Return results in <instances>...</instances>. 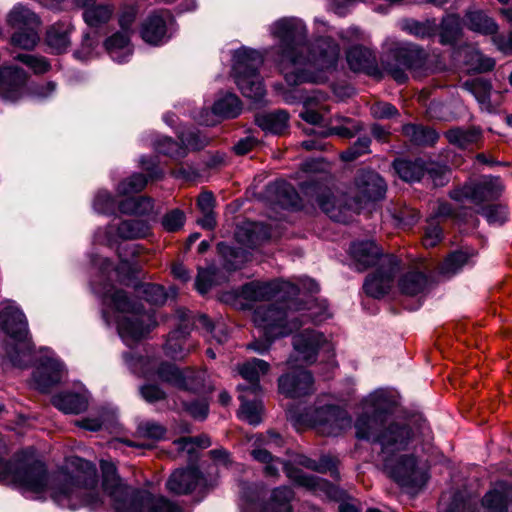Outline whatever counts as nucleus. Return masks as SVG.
I'll return each mask as SVG.
<instances>
[{
    "label": "nucleus",
    "instance_id": "nucleus-1",
    "mask_svg": "<svg viewBox=\"0 0 512 512\" xmlns=\"http://www.w3.org/2000/svg\"><path fill=\"white\" fill-rule=\"evenodd\" d=\"M75 469L60 471L51 479L44 463L32 451L17 454L13 462L0 458V479L11 477L24 491L40 495L49 491L51 499L70 510L86 507L98 510L109 495L114 512H184L165 497H154L146 490L135 489L123 483L113 463L101 461L102 485L99 486L95 465L75 457L70 460Z\"/></svg>",
    "mask_w": 512,
    "mask_h": 512
},
{
    "label": "nucleus",
    "instance_id": "nucleus-2",
    "mask_svg": "<svg viewBox=\"0 0 512 512\" xmlns=\"http://www.w3.org/2000/svg\"><path fill=\"white\" fill-rule=\"evenodd\" d=\"M270 31L279 41V66L290 85L324 82L325 73L335 68L338 44L330 37L308 44L307 29L300 19H280L271 25Z\"/></svg>",
    "mask_w": 512,
    "mask_h": 512
},
{
    "label": "nucleus",
    "instance_id": "nucleus-3",
    "mask_svg": "<svg viewBox=\"0 0 512 512\" xmlns=\"http://www.w3.org/2000/svg\"><path fill=\"white\" fill-rule=\"evenodd\" d=\"M359 439L380 445L379 456L384 471L402 488L413 491L422 489L428 479V467L414 453L407 452L415 438L412 428L406 424L390 423L378 429L376 417L360 416L355 424Z\"/></svg>",
    "mask_w": 512,
    "mask_h": 512
},
{
    "label": "nucleus",
    "instance_id": "nucleus-4",
    "mask_svg": "<svg viewBox=\"0 0 512 512\" xmlns=\"http://www.w3.org/2000/svg\"><path fill=\"white\" fill-rule=\"evenodd\" d=\"M294 297H288L285 305L256 309V322L269 335L287 336L308 322L320 323L328 317L326 309L314 300L302 303Z\"/></svg>",
    "mask_w": 512,
    "mask_h": 512
},
{
    "label": "nucleus",
    "instance_id": "nucleus-5",
    "mask_svg": "<svg viewBox=\"0 0 512 512\" xmlns=\"http://www.w3.org/2000/svg\"><path fill=\"white\" fill-rule=\"evenodd\" d=\"M101 293L105 304L127 314L118 323L119 334L127 345L137 342L150 331L151 315L141 305L133 302L125 291L109 285L104 286Z\"/></svg>",
    "mask_w": 512,
    "mask_h": 512
},
{
    "label": "nucleus",
    "instance_id": "nucleus-6",
    "mask_svg": "<svg viewBox=\"0 0 512 512\" xmlns=\"http://www.w3.org/2000/svg\"><path fill=\"white\" fill-rule=\"evenodd\" d=\"M0 326L15 341L4 347L5 355L14 366L26 367L32 362L34 344L25 314L18 307L9 305L0 313Z\"/></svg>",
    "mask_w": 512,
    "mask_h": 512
},
{
    "label": "nucleus",
    "instance_id": "nucleus-7",
    "mask_svg": "<svg viewBox=\"0 0 512 512\" xmlns=\"http://www.w3.org/2000/svg\"><path fill=\"white\" fill-rule=\"evenodd\" d=\"M383 70L395 81L404 83L409 70L414 77L421 78L433 73L436 67L431 57L420 46L405 43L396 47L382 62Z\"/></svg>",
    "mask_w": 512,
    "mask_h": 512
},
{
    "label": "nucleus",
    "instance_id": "nucleus-8",
    "mask_svg": "<svg viewBox=\"0 0 512 512\" xmlns=\"http://www.w3.org/2000/svg\"><path fill=\"white\" fill-rule=\"evenodd\" d=\"M254 460L265 464L264 473L267 477L276 478L279 475V466H282L287 477L296 484L306 487L313 491H324L328 496L335 498L338 494L337 489L326 480L316 476H311L289 463L282 462L280 458L273 457L266 448H254L251 451Z\"/></svg>",
    "mask_w": 512,
    "mask_h": 512
},
{
    "label": "nucleus",
    "instance_id": "nucleus-9",
    "mask_svg": "<svg viewBox=\"0 0 512 512\" xmlns=\"http://www.w3.org/2000/svg\"><path fill=\"white\" fill-rule=\"evenodd\" d=\"M385 192L386 183L379 174L374 171H360L350 188L352 202L348 209L359 212L367 203L383 198Z\"/></svg>",
    "mask_w": 512,
    "mask_h": 512
},
{
    "label": "nucleus",
    "instance_id": "nucleus-10",
    "mask_svg": "<svg viewBox=\"0 0 512 512\" xmlns=\"http://www.w3.org/2000/svg\"><path fill=\"white\" fill-rule=\"evenodd\" d=\"M299 293V287L289 281L278 280L273 282H250L242 286L241 297L249 303H256L270 300L272 297H278L283 303L277 304L281 306L286 304V300L290 296H296ZM267 306L268 307H271ZM264 308L263 306L258 307Z\"/></svg>",
    "mask_w": 512,
    "mask_h": 512
},
{
    "label": "nucleus",
    "instance_id": "nucleus-11",
    "mask_svg": "<svg viewBox=\"0 0 512 512\" xmlns=\"http://www.w3.org/2000/svg\"><path fill=\"white\" fill-rule=\"evenodd\" d=\"M400 269V260L394 255H383L376 271L367 276L363 288L367 295L380 298L386 295Z\"/></svg>",
    "mask_w": 512,
    "mask_h": 512
},
{
    "label": "nucleus",
    "instance_id": "nucleus-12",
    "mask_svg": "<svg viewBox=\"0 0 512 512\" xmlns=\"http://www.w3.org/2000/svg\"><path fill=\"white\" fill-rule=\"evenodd\" d=\"M504 186L498 177L484 176L475 182H469L463 187L451 192V198L457 201L470 200L475 204H481L487 200L498 198Z\"/></svg>",
    "mask_w": 512,
    "mask_h": 512
},
{
    "label": "nucleus",
    "instance_id": "nucleus-13",
    "mask_svg": "<svg viewBox=\"0 0 512 512\" xmlns=\"http://www.w3.org/2000/svg\"><path fill=\"white\" fill-rule=\"evenodd\" d=\"M351 418L348 413L337 407L328 405L315 410L312 424L321 434L336 436L351 426Z\"/></svg>",
    "mask_w": 512,
    "mask_h": 512
},
{
    "label": "nucleus",
    "instance_id": "nucleus-14",
    "mask_svg": "<svg viewBox=\"0 0 512 512\" xmlns=\"http://www.w3.org/2000/svg\"><path fill=\"white\" fill-rule=\"evenodd\" d=\"M158 378L165 383L182 390L197 391L202 388L204 374L193 371L182 372L177 366L162 363L157 369Z\"/></svg>",
    "mask_w": 512,
    "mask_h": 512
},
{
    "label": "nucleus",
    "instance_id": "nucleus-15",
    "mask_svg": "<svg viewBox=\"0 0 512 512\" xmlns=\"http://www.w3.org/2000/svg\"><path fill=\"white\" fill-rule=\"evenodd\" d=\"M279 392L289 398H301L312 394L314 380L312 374L304 369H296L278 379Z\"/></svg>",
    "mask_w": 512,
    "mask_h": 512
},
{
    "label": "nucleus",
    "instance_id": "nucleus-16",
    "mask_svg": "<svg viewBox=\"0 0 512 512\" xmlns=\"http://www.w3.org/2000/svg\"><path fill=\"white\" fill-rule=\"evenodd\" d=\"M176 318L179 322L178 327L169 333L164 345V351L168 357L180 360L191 351L190 347L186 346L190 334V327L188 324L184 323L186 320H189L184 309H178L176 311Z\"/></svg>",
    "mask_w": 512,
    "mask_h": 512
},
{
    "label": "nucleus",
    "instance_id": "nucleus-17",
    "mask_svg": "<svg viewBox=\"0 0 512 512\" xmlns=\"http://www.w3.org/2000/svg\"><path fill=\"white\" fill-rule=\"evenodd\" d=\"M27 75L18 67H4L0 71V96L8 101H16L25 90Z\"/></svg>",
    "mask_w": 512,
    "mask_h": 512
},
{
    "label": "nucleus",
    "instance_id": "nucleus-18",
    "mask_svg": "<svg viewBox=\"0 0 512 512\" xmlns=\"http://www.w3.org/2000/svg\"><path fill=\"white\" fill-rule=\"evenodd\" d=\"M325 344L324 335L312 329H305L293 337V347L298 358L307 363L316 360L319 349Z\"/></svg>",
    "mask_w": 512,
    "mask_h": 512
},
{
    "label": "nucleus",
    "instance_id": "nucleus-19",
    "mask_svg": "<svg viewBox=\"0 0 512 512\" xmlns=\"http://www.w3.org/2000/svg\"><path fill=\"white\" fill-rule=\"evenodd\" d=\"M201 480L202 475L197 468L176 469L167 479L166 488L174 495H187L196 489Z\"/></svg>",
    "mask_w": 512,
    "mask_h": 512
},
{
    "label": "nucleus",
    "instance_id": "nucleus-20",
    "mask_svg": "<svg viewBox=\"0 0 512 512\" xmlns=\"http://www.w3.org/2000/svg\"><path fill=\"white\" fill-rule=\"evenodd\" d=\"M270 365L262 360L253 358L238 366V372L243 379L248 381L247 385H238V390L242 393L258 395L261 391L259 384L260 377L269 371Z\"/></svg>",
    "mask_w": 512,
    "mask_h": 512
},
{
    "label": "nucleus",
    "instance_id": "nucleus-21",
    "mask_svg": "<svg viewBox=\"0 0 512 512\" xmlns=\"http://www.w3.org/2000/svg\"><path fill=\"white\" fill-rule=\"evenodd\" d=\"M65 375V367L57 359H47L34 372V380L37 388L42 392L58 384Z\"/></svg>",
    "mask_w": 512,
    "mask_h": 512
},
{
    "label": "nucleus",
    "instance_id": "nucleus-22",
    "mask_svg": "<svg viewBox=\"0 0 512 512\" xmlns=\"http://www.w3.org/2000/svg\"><path fill=\"white\" fill-rule=\"evenodd\" d=\"M173 17L168 11H161L150 15L142 25L141 36L147 43L157 45L167 35V25Z\"/></svg>",
    "mask_w": 512,
    "mask_h": 512
},
{
    "label": "nucleus",
    "instance_id": "nucleus-23",
    "mask_svg": "<svg viewBox=\"0 0 512 512\" xmlns=\"http://www.w3.org/2000/svg\"><path fill=\"white\" fill-rule=\"evenodd\" d=\"M263 64L262 55L252 49H239L234 54L233 71L235 81L239 80L240 77L247 78V76L258 75V69Z\"/></svg>",
    "mask_w": 512,
    "mask_h": 512
},
{
    "label": "nucleus",
    "instance_id": "nucleus-24",
    "mask_svg": "<svg viewBox=\"0 0 512 512\" xmlns=\"http://www.w3.org/2000/svg\"><path fill=\"white\" fill-rule=\"evenodd\" d=\"M483 506L487 512H508L512 503V486L503 482L497 483L483 498Z\"/></svg>",
    "mask_w": 512,
    "mask_h": 512
},
{
    "label": "nucleus",
    "instance_id": "nucleus-25",
    "mask_svg": "<svg viewBox=\"0 0 512 512\" xmlns=\"http://www.w3.org/2000/svg\"><path fill=\"white\" fill-rule=\"evenodd\" d=\"M73 26L70 22H59L52 25L46 35V43L55 53H62L70 45V33Z\"/></svg>",
    "mask_w": 512,
    "mask_h": 512
},
{
    "label": "nucleus",
    "instance_id": "nucleus-26",
    "mask_svg": "<svg viewBox=\"0 0 512 512\" xmlns=\"http://www.w3.org/2000/svg\"><path fill=\"white\" fill-rule=\"evenodd\" d=\"M52 404L66 414H79L88 407L87 398L74 392H63L53 396Z\"/></svg>",
    "mask_w": 512,
    "mask_h": 512
},
{
    "label": "nucleus",
    "instance_id": "nucleus-27",
    "mask_svg": "<svg viewBox=\"0 0 512 512\" xmlns=\"http://www.w3.org/2000/svg\"><path fill=\"white\" fill-rule=\"evenodd\" d=\"M104 45L110 56L119 63L125 62L127 57L132 54L130 35L127 33H114L106 39Z\"/></svg>",
    "mask_w": 512,
    "mask_h": 512
},
{
    "label": "nucleus",
    "instance_id": "nucleus-28",
    "mask_svg": "<svg viewBox=\"0 0 512 512\" xmlns=\"http://www.w3.org/2000/svg\"><path fill=\"white\" fill-rule=\"evenodd\" d=\"M350 250L353 258L364 267L379 265V261L383 257L379 247L372 241L355 242Z\"/></svg>",
    "mask_w": 512,
    "mask_h": 512
},
{
    "label": "nucleus",
    "instance_id": "nucleus-29",
    "mask_svg": "<svg viewBox=\"0 0 512 512\" xmlns=\"http://www.w3.org/2000/svg\"><path fill=\"white\" fill-rule=\"evenodd\" d=\"M403 136L418 146H430L438 140L435 130L420 124L409 123L402 127Z\"/></svg>",
    "mask_w": 512,
    "mask_h": 512
},
{
    "label": "nucleus",
    "instance_id": "nucleus-30",
    "mask_svg": "<svg viewBox=\"0 0 512 512\" xmlns=\"http://www.w3.org/2000/svg\"><path fill=\"white\" fill-rule=\"evenodd\" d=\"M7 22L17 29L40 28L41 24L39 17L21 4L14 6L9 12Z\"/></svg>",
    "mask_w": 512,
    "mask_h": 512
},
{
    "label": "nucleus",
    "instance_id": "nucleus-31",
    "mask_svg": "<svg viewBox=\"0 0 512 512\" xmlns=\"http://www.w3.org/2000/svg\"><path fill=\"white\" fill-rule=\"evenodd\" d=\"M481 130L475 127L461 128L455 127L445 133L448 142L461 149L477 143L481 139Z\"/></svg>",
    "mask_w": 512,
    "mask_h": 512
},
{
    "label": "nucleus",
    "instance_id": "nucleus-32",
    "mask_svg": "<svg viewBox=\"0 0 512 512\" xmlns=\"http://www.w3.org/2000/svg\"><path fill=\"white\" fill-rule=\"evenodd\" d=\"M429 285L427 276L418 271H409L399 279V289L403 294L414 296L423 293Z\"/></svg>",
    "mask_w": 512,
    "mask_h": 512
},
{
    "label": "nucleus",
    "instance_id": "nucleus-33",
    "mask_svg": "<svg viewBox=\"0 0 512 512\" xmlns=\"http://www.w3.org/2000/svg\"><path fill=\"white\" fill-rule=\"evenodd\" d=\"M393 166L399 177L407 182L419 181L426 172L424 162L420 159L414 161L395 160Z\"/></svg>",
    "mask_w": 512,
    "mask_h": 512
},
{
    "label": "nucleus",
    "instance_id": "nucleus-34",
    "mask_svg": "<svg viewBox=\"0 0 512 512\" xmlns=\"http://www.w3.org/2000/svg\"><path fill=\"white\" fill-rule=\"evenodd\" d=\"M288 120L289 116L283 110L256 117V122L261 129L274 134H282L288 127Z\"/></svg>",
    "mask_w": 512,
    "mask_h": 512
},
{
    "label": "nucleus",
    "instance_id": "nucleus-35",
    "mask_svg": "<svg viewBox=\"0 0 512 512\" xmlns=\"http://www.w3.org/2000/svg\"><path fill=\"white\" fill-rule=\"evenodd\" d=\"M465 22L469 29L482 34H495L498 28L497 24L480 10L468 11Z\"/></svg>",
    "mask_w": 512,
    "mask_h": 512
},
{
    "label": "nucleus",
    "instance_id": "nucleus-36",
    "mask_svg": "<svg viewBox=\"0 0 512 512\" xmlns=\"http://www.w3.org/2000/svg\"><path fill=\"white\" fill-rule=\"evenodd\" d=\"M293 492L288 487L273 490L271 499L264 505L262 512H292L290 500Z\"/></svg>",
    "mask_w": 512,
    "mask_h": 512
},
{
    "label": "nucleus",
    "instance_id": "nucleus-37",
    "mask_svg": "<svg viewBox=\"0 0 512 512\" xmlns=\"http://www.w3.org/2000/svg\"><path fill=\"white\" fill-rule=\"evenodd\" d=\"M149 233V224L140 219L125 220L117 226V235L122 239L143 238Z\"/></svg>",
    "mask_w": 512,
    "mask_h": 512
},
{
    "label": "nucleus",
    "instance_id": "nucleus-38",
    "mask_svg": "<svg viewBox=\"0 0 512 512\" xmlns=\"http://www.w3.org/2000/svg\"><path fill=\"white\" fill-rule=\"evenodd\" d=\"M347 62L353 71H364L372 66L374 58L372 52L362 46L351 47L347 51Z\"/></svg>",
    "mask_w": 512,
    "mask_h": 512
},
{
    "label": "nucleus",
    "instance_id": "nucleus-39",
    "mask_svg": "<svg viewBox=\"0 0 512 512\" xmlns=\"http://www.w3.org/2000/svg\"><path fill=\"white\" fill-rule=\"evenodd\" d=\"M472 256L473 254L463 250L450 253L440 265V273L446 277L455 275L469 262Z\"/></svg>",
    "mask_w": 512,
    "mask_h": 512
},
{
    "label": "nucleus",
    "instance_id": "nucleus-40",
    "mask_svg": "<svg viewBox=\"0 0 512 512\" xmlns=\"http://www.w3.org/2000/svg\"><path fill=\"white\" fill-rule=\"evenodd\" d=\"M236 84L243 96L255 102H260L265 95V89L259 75L247 76V78L240 77L239 80H236Z\"/></svg>",
    "mask_w": 512,
    "mask_h": 512
},
{
    "label": "nucleus",
    "instance_id": "nucleus-41",
    "mask_svg": "<svg viewBox=\"0 0 512 512\" xmlns=\"http://www.w3.org/2000/svg\"><path fill=\"white\" fill-rule=\"evenodd\" d=\"M241 102L239 98L231 93L219 98L213 105L214 114L224 118H235L241 112Z\"/></svg>",
    "mask_w": 512,
    "mask_h": 512
},
{
    "label": "nucleus",
    "instance_id": "nucleus-42",
    "mask_svg": "<svg viewBox=\"0 0 512 512\" xmlns=\"http://www.w3.org/2000/svg\"><path fill=\"white\" fill-rule=\"evenodd\" d=\"M317 203L331 219L337 222H345L347 217L345 215V207L338 204L333 194L325 192L317 197Z\"/></svg>",
    "mask_w": 512,
    "mask_h": 512
},
{
    "label": "nucleus",
    "instance_id": "nucleus-43",
    "mask_svg": "<svg viewBox=\"0 0 512 512\" xmlns=\"http://www.w3.org/2000/svg\"><path fill=\"white\" fill-rule=\"evenodd\" d=\"M248 393H240L239 399L242 402L239 416L251 425H258L261 422L262 403L259 400L249 401Z\"/></svg>",
    "mask_w": 512,
    "mask_h": 512
},
{
    "label": "nucleus",
    "instance_id": "nucleus-44",
    "mask_svg": "<svg viewBox=\"0 0 512 512\" xmlns=\"http://www.w3.org/2000/svg\"><path fill=\"white\" fill-rule=\"evenodd\" d=\"M297 463L307 469L321 473L330 471L335 478H338V472L335 469L337 460L331 456H322L316 461L305 455H300L297 458Z\"/></svg>",
    "mask_w": 512,
    "mask_h": 512
},
{
    "label": "nucleus",
    "instance_id": "nucleus-45",
    "mask_svg": "<svg viewBox=\"0 0 512 512\" xmlns=\"http://www.w3.org/2000/svg\"><path fill=\"white\" fill-rule=\"evenodd\" d=\"M113 9L107 5H93L87 7L83 13L85 22L91 27H98L109 21Z\"/></svg>",
    "mask_w": 512,
    "mask_h": 512
},
{
    "label": "nucleus",
    "instance_id": "nucleus-46",
    "mask_svg": "<svg viewBox=\"0 0 512 512\" xmlns=\"http://www.w3.org/2000/svg\"><path fill=\"white\" fill-rule=\"evenodd\" d=\"M403 29L415 37L424 39L435 35L437 24L435 20H426L423 22L407 20L403 24Z\"/></svg>",
    "mask_w": 512,
    "mask_h": 512
},
{
    "label": "nucleus",
    "instance_id": "nucleus-47",
    "mask_svg": "<svg viewBox=\"0 0 512 512\" xmlns=\"http://www.w3.org/2000/svg\"><path fill=\"white\" fill-rule=\"evenodd\" d=\"M268 194L271 191L277 194V200L282 206H294L297 203L298 195L294 188L286 182H275L273 185L268 186Z\"/></svg>",
    "mask_w": 512,
    "mask_h": 512
},
{
    "label": "nucleus",
    "instance_id": "nucleus-48",
    "mask_svg": "<svg viewBox=\"0 0 512 512\" xmlns=\"http://www.w3.org/2000/svg\"><path fill=\"white\" fill-rule=\"evenodd\" d=\"M39 41V28L18 29L11 37V43L21 49L31 50Z\"/></svg>",
    "mask_w": 512,
    "mask_h": 512
},
{
    "label": "nucleus",
    "instance_id": "nucleus-49",
    "mask_svg": "<svg viewBox=\"0 0 512 512\" xmlns=\"http://www.w3.org/2000/svg\"><path fill=\"white\" fill-rule=\"evenodd\" d=\"M320 97L321 95L319 94L305 98L300 97L303 103V110L299 113V116L307 123L318 124L322 121L321 113L315 109L319 104Z\"/></svg>",
    "mask_w": 512,
    "mask_h": 512
},
{
    "label": "nucleus",
    "instance_id": "nucleus-50",
    "mask_svg": "<svg viewBox=\"0 0 512 512\" xmlns=\"http://www.w3.org/2000/svg\"><path fill=\"white\" fill-rule=\"evenodd\" d=\"M462 87L473 94L480 103H487L490 100L492 85L489 81L478 78L463 83Z\"/></svg>",
    "mask_w": 512,
    "mask_h": 512
},
{
    "label": "nucleus",
    "instance_id": "nucleus-51",
    "mask_svg": "<svg viewBox=\"0 0 512 512\" xmlns=\"http://www.w3.org/2000/svg\"><path fill=\"white\" fill-rule=\"evenodd\" d=\"M461 29L460 18L455 14L447 15L441 22V43L448 44L456 40Z\"/></svg>",
    "mask_w": 512,
    "mask_h": 512
},
{
    "label": "nucleus",
    "instance_id": "nucleus-52",
    "mask_svg": "<svg viewBox=\"0 0 512 512\" xmlns=\"http://www.w3.org/2000/svg\"><path fill=\"white\" fill-rule=\"evenodd\" d=\"M336 119L343 124L330 127L326 132V135H337L341 138H352L361 130V127L350 118L337 116Z\"/></svg>",
    "mask_w": 512,
    "mask_h": 512
},
{
    "label": "nucleus",
    "instance_id": "nucleus-53",
    "mask_svg": "<svg viewBox=\"0 0 512 512\" xmlns=\"http://www.w3.org/2000/svg\"><path fill=\"white\" fill-rule=\"evenodd\" d=\"M147 179L142 174H134L126 180L122 181L117 188L120 195H130L138 193L144 189Z\"/></svg>",
    "mask_w": 512,
    "mask_h": 512
},
{
    "label": "nucleus",
    "instance_id": "nucleus-54",
    "mask_svg": "<svg viewBox=\"0 0 512 512\" xmlns=\"http://www.w3.org/2000/svg\"><path fill=\"white\" fill-rule=\"evenodd\" d=\"M152 208V200L147 197L129 199L120 205V209L123 212H131L135 214L148 213L149 211L152 210Z\"/></svg>",
    "mask_w": 512,
    "mask_h": 512
},
{
    "label": "nucleus",
    "instance_id": "nucleus-55",
    "mask_svg": "<svg viewBox=\"0 0 512 512\" xmlns=\"http://www.w3.org/2000/svg\"><path fill=\"white\" fill-rule=\"evenodd\" d=\"M470 69L476 72H487L494 68L495 62L491 58L484 57L481 53L471 50L466 61Z\"/></svg>",
    "mask_w": 512,
    "mask_h": 512
},
{
    "label": "nucleus",
    "instance_id": "nucleus-56",
    "mask_svg": "<svg viewBox=\"0 0 512 512\" xmlns=\"http://www.w3.org/2000/svg\"><path fill=\"white\" fill-rule=\"evenodd\" d=\"M156 150L164 155L174 158H182L186 155V150L171 138L160 139L155 146Z\"/></svg>",
    "mask_w": 512,
    "mask_h": 512
},
{
    "label": "nucleus",
    "instance_id": "nucleus-57",
    "mask_svg": "<svg viewBox=\"0 0 512 512\" xmlns=\"http://www.w3.org/2000/svg\"><path fill=\"white\" fill-rule=\"evenodd\" d=\"M370 138L369 137H360L357 141L349 147L346 151L341 154V158L344 161H353L359 156L369 152L370 146Z\"/></svg>",
    "mask_w": 512,
    "mask_h": 512
},
{
    "label": "nucleus",
    "instance_id": "nucleus-58",
    "mask_svg": "<svg viewBox=\"0 0 512 512\" xmlns=\"http://www.w3.org/2000/svg\"><path fill=\"white\" fill-rule=\"evenodd\" d=\"M483 216L491 225H502L507 219V211L503 205H488L482 210Z\"/></svg>",
    "mask_w": 512,
    "mask_h": 512
},
{
    "label": "nucleus",
    "instance_id": "nucleus-59",
    "mask_svg": "<svg viewBox=\"0 0 512 512\" xmlns=\"http://www.w3.org/2000/svg\"><path fill=\"white\" fill-rule=\"evenodd\" d=\"M137 432L143 438L158 441L164 438L166 430L158 423L145 422L138 426Z\"/></svg>",
    "mask_w": 512,
    "mask_h": 512
},
{
    "label": "nucleus",
    "instance_id": "nucleus-60",
    "mask_svg": "<svg viewBox=\"0 0 512 512\" xmlns=\"http://www.w3.org/2000/svg\"><path fill=\"white\" fill-rule=\"evenodd\" d=\"M185 222V215L179 209H173L166 213L162 218V226L169 232L179 230Z\"/></svg>",
    "mask_w": 512,
    "mask_h": 512
},
{
    "label": "nucleus",
    "instance_id": "nucleus-61",
    "mask_svg": "<svg viewBox=\"0 0 512 512\" xmlns=\"http://www.w3.org/2000/svg\"><path fill=\"white\" fill-rule=\"evenodd\" d=\"M258 228V224H249L245 227H240L236 233V237L247 247H255L259 241L256 235Z\"/></svg>",
    "mask_w": 512,
    "mask_h": 512
},
{
    "label": "nucleus",
    "instance_id": "nucleus-62",
    "mask_svg": "<svg viewBox=\"0 0 512 512\" xmlns=\"http://www.w3.org/2000/svg\"><path fill=\"white\" fill-rule=\"evenodd\" d=\"M16 59L27 65L35 73H45L50 68L49 63L43 57H37L29 54H19Z\"/></svg>",
    "mask_w": 512,
    "mask_h": 512
},
{
    "label": "nucleus",
    "instance_id": "nucleus-63",
    "mask_svg": "<svg viewBox=\"0 0 512 512\" xmlns=\"http://www.w3.org/2000/svg\"><path fill=\"white\" fill-rule=\"evenodd\" d=\"M181 142L190 149L199 150L208 144V140L198 131L188 130L181 134Z\"/></svg>",
    "mask_w": 512,
    "mask_h": 512
},
{
    "label": "nucleus",
    "instance_id": "nucleus-64",
    "mask_svg": "<svg viewBox=\"0 0 512 512\" xmlns=\"http://www.w3.org/2000/svg\"><path fill=\"white\" fill-rule=\"evenodd\" d=\"M442 239V229L441 227L431 222L425 229V234L423 237V245L427 248L436 246Z\"/></svg>",
    "mask_w": 512,
    "mask_h": 512
}]
</instances>
